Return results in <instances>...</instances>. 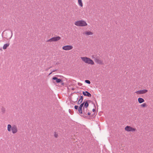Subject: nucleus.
Instances as JSON below:
<instances>
[{
  "label": "nucleus",
  "instance_id": "1",
  "mask_svg": "<svg viewBox=\"0 0 153 153\" xmlns=\"http://www.w3.org/2000/svg\"><path fill=\"white\" fill-rule=\"evenodd\" d=\"M7 130L9 132H10L11 131L13 134H16L18 131V128L16 126L13 125L11 126L10 124L7 125Z\"/></svg>",
  "mask_w": 153,
  "mask_h": 153
},
{
  "label": "nucleus",
  "instance_id": "2",
  "mask_svg": "<svg viewBox=\"0 0 153 153\" xmlns=\"http://www.w3.org/2000/svg\"><path fill=\"white\" fill-rule=\"evenodd\" d=\"M74 24L78 26L84 27L87 25L86 22L84 20H80L77 21L75 22Z\"/></svg>",
  "mask_w": 153,
  "mask_h": 153
},
{
  "label": "nucleus",
  "instance_id": "3",
  "mask_svg": "<svg viewBox=\"0 0 153 153\" xmlns=\"http://www.w3.org/2000/svg\"><path fill=\"white\" fill-rule=\"evenodd\" d=\"M82 60L85 63L89 64L94 65V62L93 61L89 58L87 57H81Z\"/></svg>",
  "mask_w": 153,
  "mask_h": 153
},
{
  "label": "nucleus",
  "instance_id": "4",
  "mask_svg": "<svg viewBox=\"0 0 153 153\" xmlns=\"http://www.w3.org/2000/svg\"><path fill=\"white\" fill-rule=\"evenodd\" d=\"M61 39V37L59 36L53 37L51 38L47 41V42H56L59 40Z\"/></svg>",
  "mask_w": 153,
  "mask_h": 153
},
{
  "label": "nucleus",
  "instance_id": "5",
  "mask_svg": "<svg viewBox=\"0 0 153 153\" xmlns=\"http://www.w3.org/2000/svg\"><path fill=\"white\" fill-rule=\"evenodd\" d=\"M125 129L126 131H134L136 130V129L135 128H132V127L127 126L125 127Z\"/></svg>",
  "mask_w": 153,
  "mask_h": 153
},
{
  "label": "nucleus",
  "instance_id": "6",
  "mask_svg": "<svg viewBox=\"0 0 153 153\" xmlns=\"http://www.w3.org/2000/svg\"><path fill=\"white\" fill-rule=\"evenodd\" d=\"M13 36V32L11 30V33L9 32H7L6 33V38L7 39H11Z\"/></svg>",
  "mask_w": 153,
  "mask_h": 153
},
{
  "label": "nucleus",
  "instance_id": "7",
  "mask_svg": "<svg viewBox=\"0 0 153 153\" xmlns=\"http://www.w3.org/2000/svg\"><path fill=\"white\" fill-rule=\"evenodd\" d=\"M73 48V47L71 45H67L63 46L62 49L65 51H68L71 50Z\"/></svg>",
  "mask_w": 153,
  "mask_h": 153
},
{
  "label": "nucleus",
  "instance_id": "8",
  "mask_svg": "<svg viewBox=\"0 0 153 153\" xmlns=\"http://www.w3.org/2000/svg\"><path fill=\"white\" fill-rule=\"evenodd\" d=\"M148 91V90L146 89H143L138 91L135 92V93L138 94H144Z\"/></svg>",
  "mask_w": 153,
  "mask_h": 153
},
{
  "label": "nucleus",
  "instance_id": "9",
  "mask_svg": "<svg viewBox=\"0 0 153 153\" xmlns=\"http://www.w3.org/2000/svg\"><path fill=\"white\" fill-rule=\"evenodd\" d=\"M82 114L81 115L83 117L85 118H86V115H87V110H86V109L85 107H84L83 108Z\"/></svg>",
  "mask_w": 153,
  "mask_h": 153
},
{
  "label": "nucleus",
  "instance_id": "10",
  "mask_svg": "<svg viewBox=\"0 0 153 153\" xmlns=\"http://www.w3.org/2000/svg\"><path fill=\"white\" fill-rule=\"evenodd\" d=\"M94 61L97 64L101 65H103V61L97 58H95Z\"/></svg>",
  "mask_w": 153,
  "mask_h": 153
},
{
  "label": "nucleus",
  "instance_id": "11",
  "mask_svg": "<svg viewBox=\"0 0 153 153\" xmlns=\"http://www.w3.org/2000/svg\"><path fill=\"white\" fill-rule=\"evenodd\" d=\"M82 94L85 96H87L88 97H91V94L87 91H83Z\"/></svg>",
  "mask_w": 153,
  "mask_h": 153
},
{
  "label": "nucleus",
  "instance_id": "12",
  "mask_svg": "<svg viewBox=\"0 0 153 153\" xmlns=\"http://www.w3.org/2000/svg\"><path fill=\"white\" fill-rule=\"evenodd\" d=\"M53 80H56V82L57 83H59L61 82V79H58L57 77H53L52 78Z\"/></svg>",
  "mask_w": 153,
  "mask_h": 153
},
{
  "label": "nucleus",
  "instance_id": "13",
  "mask_svg": "<svg viewBox=\"0 0 153 153\" xmlns=\"http://www.w3.org/2000/svg\"><path fill=\"white\" fill-rule=\"evenodd\" d=\"M9 45L10 43H9L4 44L3 47V49L4 50L6 49L9 46Z\"/></svg>",
  "mask_w": 153,
  "mask_h": 153
},
{
  "label": "nucleus",
  "instance_id": "14",
  "mask_svg": "<svg viewBox=\"0 0 153 153\" xmlns=\"http://www.w3.org/2000/svg\"><path fill=\"white\" fill-rule=\"evenodd\" d=\"M138 101L140 103H141L142 102H143L145 101L144 100L143 98H139L138 99Z\"/></svg>",
  "mask_w": 153,
  "mask_h": 153
},
{
  "label": "nucleus",
  "instance_id": "15",
  "mask_svg": "<svg viewBox=\"0 0 153 153\" xmlns=\"http://www.w3.org/2000/svg\"><path fill=\"white\" fill-rule=\"evenodd\" d=\"M84 107H85V108L86 109V110H88L87 107H88L89 104L88 103L87 101L84 104Z\"/></svg>",
  "mask_w": 153,
  "mask_h": 153
},
{
  "label": "nucleus",
  "instance_id": "16",
  "mask_svg": "<svg viewBox=\"0 0 153 153\" xmlns=\"http://www.w3.org/2000/svg\"><path fill=\"white\" fill-rule=\"evenodd\" d=\"M93 34V33L91 31H86L85 33V34L86 35H92Z\"/></svg>",
  "mask_w": 153,
  "mask_h": 153
},
{
  "label": "nucleus",
  "instance_id": "17",
  "mask_svg": "<svg viewBox=\"0 0 153 153\" xmlns=\"http://www.w3.org/2000/svg\"><path fill=\"white\" fill-rule=\"evenodd\" d=\"M1 112L2 113V114H4L5 113V111H6V109L5 108L3 107H2L1 109Z\"/></svg>",
  "mask_w": 153,
  "mask_h": 153
},
{
  "label": "nucleus",
  "instance_id": "18",
  "mask_svg": "<svg viewBox=\"0 0 153 153\" xmlns=\"http://www.w3.org/2000/svg\"><path fill=\"white\" fill-rule=\"evenodd\" d=\"M78 2L79 5L80 6L82 7L83 5L82 0H78Z\"/></svg>",
  "mask_w": 153,
  "mask_h": 153
},
{
  "label": "nucleus",
  "instance_id": "19",
  "mask_svg": "<svg viewBox=\"0 0 153 153\" xmlns=\"http://www.w3.org/2000/svg\"><path fill=\"white\" fill-rule=\"evenodd\" d=\"M83 98L82 96H81L80 97V99L79 100V102H82L83 101Z\"/></svg>",
  "mask_w": 153,
  "mask_h": 153
},
{
  "label": "nucleus",
  "instance_id": "20",
  "mask_svg": "<svg viewBox=\"0 0 153 153\" xmlns=\"http://www.w3.org/2000/svg\"><path fill=\"white\" fill-rule=\"evenodd\" d=\"M78 111L79 113L82 114V108H79Z\"/></svg>",
  "mask_w": 153,
  "mask_h": 153
},
{
  "label": "nucleus",
  "instance_id": "21",
  "mask_svg": "<svg viewBox=\"0 0 153 153\" xmlns=\"http://www.w3.org/2000/svg\"><path fill=\"white\" fill-rule=\"evenodd\" d=\"M85 82L88 84H90L91 83L90 81L88 80H85Z\"/></svg>",
  "mask_w": 153,
  "mask_h": 153
},
{
  "label": "nucleus",
  "instance_id": "22",
  "mask_svg": "<svg viewBox=\"0 0 153 153\" xmlns=\"http://www.w3.org/2000/svg\"><path fill=\"white\" fill-rule=\"evenodd\" d=\"M141 106L142 107H145L146 106V103H144L141 105Z\"/></svg>",
  "mask_w": 153,
  "mask_h": 153
},
{
  "label": "nucleus",
  "instance_id": "23",
  "mask_svg": "<svg viewBox=\"0 0 153 153\" xmlns=\"http://www.w3.org/2000/svg\"><path fill=\"white\" fill-rule=\"evenodd\" d=\"M84 104V102H83L81 104V105L79 106V108H82V107Z\"/></svg>",
  "mask_w": 153,
  "mask_h": 153
},
{
  "label": "nucleus",
  "instance_id": "24",
  "mask_svg": "<svg viewBox=\"0 0 153 153\" xmlns=\"http://www.w3.org/2000/svg\"><path fill=\"white\" fill-rule=\"evenodd\" d=\"M78 106L77 105H75L74 106V108L75 109L77 110L78 109Z\"/></svg>",
  "mask_w": 153,
  "mask_h": 153
},
{
  "label": "nucleus",
  "instance_id": "25",
  "mask_svg": "<svg viewBox=\"0 0 153 153\" xmlns=\"http://www.w3.org/2000/svg\"><path fill=\"white\" fill-rule=\"evenodd\" d=\"M54 136L55 137H57L58 136L57 134H56V133H55L54 135Z\"/></svg>",
  "mask_w": 153,
  "mask_h": 153
},
{
  "label": "nucleus",
  "instance_id": "26",
  "mask_svg": "<svg viewBox=\"0 0 153 153\" xmlns=\"http://www.w3.org/2000/svg\"><path fill=\"white\" fill-rule=\"evenodd\" d=\"M61 82V84L62 85H64V83L63 82L62 80H61V82Z\"/></svg>",
  "mask_w": 153,
  "mask_h": 153
},
{
  "label": "nucleus",
  "instance_id": "27",
  "mask_svg": "<svg viewBox=\"0 0 153 153\" xmlns=\"http://www.w3.org/2000/svg\"><path fill=\"white\" fill-rule=\"evenodd\" d=\"M82 102H79V100L78 102V104H79L80 103H81Z\"/></svg>",
  "mask_w": 153,
  "mask_h": 153
},
{
  "label": "nucleus",
  "instance_id": "28",
  "mask_svg": "<svg viewBox=\"0 0 153 153\" xmlns=\"http://www.w3.org/2000/svg\"><path fill=\"white\" fill-rule=\"evenodd\" d=\"M90 114H91V113H90V112H88V115H90Z\"/></svg>",
  "mask_w": 153,
  "mask_h": 153
},
{
  "label": "nucleus",
  "instance_id": "29",
  "mask_svg": "<svg viewBox=\"0 0 153 153\" xmlns=\"http://www.w3.org/2000/svg\"><path fill=\"white\" fill-rule=\"evenodd\" d=\"M95 109H93V110H92V111H93L94 112V111H95Z\"/></svg>",
  "mask_w": 153,
  "mask_h": 153
},
{
  "label": "nucleus",
  "instance_id": "30",
  "mask_svg": "<svg viewBox=\"0 0 153 153\" xmlns=\"http://www.w3.org/2000/svg\"><path fill=\"white\" fill-rule=\"evenodd\" d=\"M56 71V70H53L52 71H53V72H55Z\"/></svg>",
  "mask_w": 153,
  "mask_h": 153
},
{
  "label": "nucleus",
  "instance_id": "31",
  "mask_svg": "<svg viewBox=\"0 0 153 153\" xmlns=\"http://www.w3.org/2000/svg\"><path fill=\"white\" fill-rule=\"evenodd\" d=\"M53 72V71H52L51 72H50V73L49 74V75H50Z\"/></svg>",
  "mask_w": 153,
  "mask_h": 153
},
{
  "label": "nucleus",
  "instance_id": "32",
  "mask_svg": "<svg viewBox=\"0 0 153 153\" xmlns=\"http://www.w3.org/2000/svg\"><path fill=\"white\" fill-rule=\"evenodd\" d=\"M71 111V110H70V109H69V112L71 113L70 112Z\"/></svg>",
  "mask_w": 153,
  "mask_h": 153
}]
</instances>
